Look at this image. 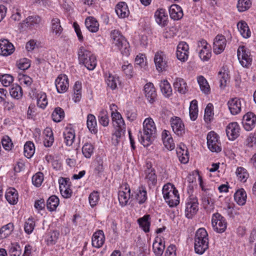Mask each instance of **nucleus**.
I'll list each match as a JSON object with an SVG mask.
<instances>
[{
    "mask_svg": "<svg viewBox=\"0 0 256 256\" xmlns=\"http://www.w3.org/2000/svg\"><path fill=\"white\" fill-rule=\"evenodd\" d=\"M156 132V126L153 120L146 118L143 122L142 132H140V136L138 135L139 141L144 146H148L154 140Z\"/></svg>",
    "mask_w": 256,
    "mask_h": 256,
    "instance_id": "f257e3e1",
    "label": "nucleus"
},
{
    "mask_svg": "<svg viewBox=\"0 0 256 256\" xmlns=\"http://www.w3.org/2000/svg\"><path fill=\"white\" fill-rule=\"evenodd\" d=\"M78 55L80 64H83L90 70H94L97 64L96 58L90 51L82 46L78 50Z\"/></svg>",
    "mask_w": 256,
    "mask_h": 256,
    "instance_id": "f03ea898",
    "label": "nucleus"
},
{
    "mask_svg": "<svg viewBox=\"0 0 256 256\" xmlns=\"http://www.w3.org/2000/svg\"><path fill=\"white\" fill-rule=\"evenodd\" d=\"M208 238L206 230L200 228L195 234L194 248L196 253L202 254L208 248Z\"/></svg>",
    "mask_w": 256,
    "mask_h": 256,
    "instance_id": "7ed1b4c3",
    "label": "nucleus"
},
{
    "mask_svg": "<svg viewBox=\"0 0 256 256\" xmlns=\"http://www.w3.org/2000/svg\"><path fill=\"white\" fill-rule=\"evenodd\" d=\"M162 194L164 199L170 207L176 206L180 202V196L178 190L171 184L163 186Z\"/></svg>",
    "mask_w": 256,
    "mask_h": 256,
    "instance_id": "20e7f679",
    "label": "nucleus"
},
{
    "mask_svg": "<svg viewBox=\"0 0 256 256\" xmlns=\"http://www.w3.org/2000/svg\"><path fill=\"white\" fill-rule=\"evenodd\" d=\"M110 37L112 44L118 48L122 55L128 56L130 54V44L126 39L117 30L112 32Z\"/></svg>",
    "mask_w": 256,
    "mask_h": 256,
    "instance_id": "39448f33",
    "label": "nucleus"
},
{
    "mask_svg": "<svg viewBox=\"0 0 256 256\" xmlns=\"http://www.w3.org/2000/svg\"><path fill=\"white\" fill-rule=\"evenodd\" d=\"M146 182L151 188L157 184V175L150 162H146L144 166L143 174Z\"/></svg>",
    "mask_w": 256,
    "mask_h": 256,
    "instance_id": "423d86ee",
    "label": "nucleus"
},
{
    "mask_svg": "<svg viewBox=\"0 0 256 256\" xmlns=\"http://www.w3.org/2000/svg\"><path fill=\"white\" fill-rule=\"evenodd\" d=\"M196 50L200 60L203 62L208 61L212 56V48L210 45L204 40L198 42Z\"/></svg>",
    "mask_w": 256,
    "mask_h": 256,
    "instance_id": "0eeeda50",
    "label": "nucleus"
},
{
    "mask_svg": "<svg viewBox=\"0 0 256 256\" xmlns=\"http://www.w3.org/2000/svg\"><path fill=\"white\" fill-rule=\"evenodd\" d=\"M207 145L212 152H218L222 150L221 144L218 136L214 131L209 132L207 135Z\"/></svg>",
    "mask_w": 256,
    "mask_h": 256,
    "instance_id": "6e6552de",
    "label": "nucleus"
},
{
    "mask_svg": "<svg viewBox=\"0 0 256 256\" xmlns=\"http://www.w3.org/2000/svg\"><path fill=\"white\" fill-rule=\"evenodd\" d=\"M237 53L238 60L243 67L248 68L251 65L252 58L249 50L246 46H239Z\"/></svg>",
    "mask_w": 256,
    "mask_h": 256,
    "instance_id": "1a4fd4ad",
    "label": "nucleus"
},
{
    "mask_svg": "<svg viewBox=\"0 0 256 256\" xmlns=\"http://www.w3.org/2000/svg\"><path fill=\"white\" fill-rule=\"evenodd\" d=\"M212 224L214 230L218 232H223L226 228L227 223L226 219L218 213L213 214Z\"/></svg>",
    "mask_w": 256,
    "mask_h": 256,
    "instance_id": "9d476101",
    "label": "nucleus"
},
{
    "mask_svg": "<svg viewBox=\"0 0 256 256\" xmlns=\"http://www.w3.org/2000/svg\"><path fill=\"white\" fill-rule=\"evenodd\" d=\"M201 199L203 206L207 212H212L214 208V204L215 202L214 192L210 190L202 192Z\"/></svg>",
    "mask_w": 256,
    "mask_h": 256,
    "instance_id": "9b49d317",
    "label": "nucleus"
},
{
    "mask_svg": "<svg viewBox=\"0 0 256 256\" xmlns=\"http://www.w3.org/2000/svg\"><path fill=\"white\" fill-rule=\"evenodd\" d=\"M168 60L167 56L164 52L159 51L156 53L154 62L156 69L158 72H162L166 70L168 66Z\"/></svg>",
    "mask_w": 256,
    "mask_h": 256,
    "instance_id": "f8f14e48",
    "label": "nucleus"
},
{
    "mask_svg": "<svg viewBox=\"0 0 256 256\" xmlns=\"http://www.w3.org/2000/svg\"><path fill=\"white\" fill-rule=\"evenodd\" d=\"M130 194V190L129 186L126 184H122L118 194V199L121 206H124L128 203Z\"/></svg>",
    "mask_w": 256,
    "mask_h": 256,
    "instance_id": "ddd939ff",
    "label": "nucleus"
},
{
    "mask_svg": "<svg viewBox=\"0 0 256 256\" xmlns=\"http://www.w3.org/2000/svg\"><path fill=\"white\" fill-rule=\"evenodd\" d=\"M55 86L58 93L62 94L67 91L69 86L68 78L66 74H60L55 80Z\"/></svg>",
    "mask_w": 256,
    "mask_h": 256,
    "instance_id": "4468645a",
    "label": "nucleus"
},
{
    "mask_svg": "<svg viewBox=\"0 0 256 256\" xmlns=\"http://www.w3.org/2000/svg\"><path fill=\"white\" fill-rule=\"evenodd\" d=\"M170 122L172 130L175 134L178 136H182L184 134V125L180 118L176 116L172 118Z\"/></svg>",
    "mask_w": 256,
    "mask_h": 256,
    "instance_id": "2eb2a0df",
    "label": "nucleus"
},
{
    "mask_svg": "<svg viewBox=\"0 0 256 256\" xmlns=\"http://www.w3.org/2000/svg\"><path fill=\"white\" fill-rule=\"evenodd\" d=\"M243 127L247 131L252 130L256 124V116L252 112H248L243 116Z\"/></svg>",
    "mask_w": 256,
    "mask_h": 256,
    "instance_id": "dca6fc26",
    "label": "nucleus"
},
{
    "mask_svg": "<svg viewBox=\"0 0 256 256\" xmlns=\"http://www.w3.org/2000/svg\"><path fill=\"white\" fill-rule=\"evenodd\" d=\"M198 202L196 198H190L186 203L185 216L188 218H191L198 210Z\"/></svg>",
    "mask_w": 256,
    "mask_h": 256,
    "instance_id": "f3484780",
    "label": "nucleus"
},
{
    "mask_svg": "<svg viewBox=\"0 0 256 256\" xmlns=\"http://www.w3.org/2000/svg\"><path fill=\"white\" fill-rule=\"evenodd\" d=\"M60 190L62 196L64 198H69L71 196L72 191L70 188V179L68 178H60L58 180Z\"/></svg>",
    "mask_w": 256,
    "mask_h": 256,
    "instance_id": "a211bd4d",
    "label": "nucleus"
},
{
    "mask_svg": "<svg viewBox=\"0 0 256 256\" xmlns=\"http://www.w3.org/2000/svg\"><path fill=\"white\" fill-rule=\"evenodd\" d=\"M188 45L186 42H180L177 46L176 52L177 58L181 62L186 61L188 57Z\"/></svg>",
    "mask_w": 256,
    "mask_h": 256,
    "instance_id": "6ab92c4d",
    "label": "nucleus"
},
{
    "mask_svg": "<svg viewBox=\"0 0 256 256\" xmlns=\"http://www.w3.org/2000/svg\"><path fill=\"white\" fill-rule=\"evenodd\" d=\"M240 127L236 122L230 123L226 128V134L230 140H236L240 135Z\"/></svg>",
    "mask_w": 256,
    "mask_h": 256,
    "instance_id": "aec40b11",
    "label": "nucleus"
},
{
    "mask_svg": "<svg viewBox=\"0 0 256 256\" xmlns=\"http://www.w3.org/2000/svg\"><path fill=\"white\" fill-rule=\"evenodd\" d=\"M242 100L238 98H234L230 99L227 102V105L230 114L232 115H236L242 110Z\"/></svg>",
    "mask_w": 256,
    "mask_h": 256,
    "instance_id": "412c9836",
    "label": "nucleus"
},
{
    "mask_svg": "<svg viewBox=\"0 0 256 256\" xmlns=\"http://www.w3.org/2000/svg\"><path fill=\"white\" fill-rule=\"evenodd\" d=\"M226 44V40L225 37L220 34L218 35L214 39L213 50L214 54H221L224 50Z\"/></svg>",
    "mask_w": 256,
    "mask_h": 256,
    "instance_id": "4be33fe9",
    "label": "nucleus"
},
{
    "mask_svg": "<svg viewBox=\"0 0 256 256\" xmlns=\"http://www.w3.org/2000/svg\"><path fill=\"white\" fill-rule=\"evenodd\" d=\"M14 50V45L6 39L0 40V54L3 56L12 54Z\"/></svg>",
    "mask_w": 256,
    "mask_h": 256,
    "instance_id": "5701e85b",
    "label": "nucleus"
},
{
    "mask_svg": "<svg viewBox=\"0 0 256 256\" xmlns=\"http://www.w3.org/2000/svg\"><path fill=\"white\" fill-rule=\"evenodd\" d=\"M156 23L161 26H165L168 23V16L165 9L158 8L154 12Z\"/></svg>",
    "mask_w": 256,
    "mask_h": 256,
    "instance_id": "b1692460",
    "label": "nucleus"
},
{
    "mask_svg": "<svg viewBox=\"0 0 256 256\" xmlns=\"http://www.w3.org/2000/svg\"><path fill=\"white\" fill-rule=\"evenodd\" d=\"M104 241L105 236L102 230H98L93 234L92 238V244L94 247L96 248H101Z\"/></svg>",
    "mask_w": 256,
    "mask_h": 256,
    "instance_id": "393cba45",
    "label": "nucleus"
},
{
    "mask_svg": "<svg viewBox=\"0 0 256 256\" xmlns=\"http://www.w3.org/2000/svg\"><path fill=\"white\" fill-rule=\"evenodd\" d=\"M144 91L148 100L150 104L154 103L156 98V92L154 84L150 82L146 84L144 86Z\"/></svg>",
    "mask_w": 256,
    "mask_h": 256,
    "instance_id": "a878e982",
    "label": "nucleus"
},
{
    "mask_svg": "<svg viewBox=\"0 0 256 256\" xmlns=\"http://www.w3.org/2000/svg\"><path fill=\"white\" fill-rule=\"evenodd\" d=\"M64 142L67 146H71L74 142L75 130L70 126H66L63 132Z\"/></svg>",
    "mask_w": 256,
    "mask_h": 256,
    "instance_id": "bb28decb",
    "label": "nucleus"
},
{
    "mask_svg": "<svg viewBox=\"0 0 256 256\" xmlns=\"http://www.w3.org/2000/svg\"><path fill=\"white\" fill-rule=\"evenodd\" d=\"M40 18L36 15L28 16L24 22L25 26L30 30H34L38 28L40 22Z\"/></svg>",
    "mask_w": 256,
    "mask_h": 256,
    "instance_id": "cd10ccee",
    "label": "nucleus"
},
{
    "mask_svg": "<svg viewBox=\"0 0 256 256\" xmlns=\"http://www.w3.org/2000/svg\"><path fill=\"white\" fill-rule=\"evenodd\" d=\"M164 248V242L160 238H156L152 244V250L155 255L162 256Z\"/></svg>",
    "mask_w": 256,
    "mask_h": 256,
    "instance_id": "c85d7f7f",
    "label": "nucleus"
},
{
    "mask_svg": "<svg viewBox=\"0 0 256 256\" xmlns=\"http://www.w3.org/2000/svg\"><path fill=\"white\" fill-rule=\"evenodd\" d=\"M162 137L164 144L168 150H171L174 148L175 144L169 131L163 130Z\"/></svg>",
    "mask_w": 256,
    "mask_h": 256,
    "instance_id": "c756f323",
    "label": "nucleus"
},
{
    "mask_svg": "<svg viewBox=\"0 0 256 256\" xmlns=\"http://www.w3.org/2000/svg\"><path fill=\"white\" fill-rule=\"evenodd\" d=\"M170 16L171 18L174 20H178L181 19L184 13L180 6L178 4H172L169 8Z\"/></svg>",
    "mask_w": 256,
    "mask_h": 256,
    "instance_id": "7c9ffc66",
    "label": "nucleus"
},
{
    "mask_svg": "<svg viewBox=\"0 0 256 256\" xmlns=\"http://www.w3.org/2000/svg\"><path fill=\"white\" fill-rule=\"evenodd\" d=\"M173 86L174 89L181 94H184L188 91L187 84L182 78H176L174 80Z\"/></svg>",
    "mask_w": 256,
    "mask_h": 256,
    "instance_id": "2f4dec72",
    "label": "nucleus"
},
{
    "mask_svg": "<svg viewBox=\"0 0 256 256\" xmlns=\"http://www.w3.org/2000/svg\"><path fill=\"white\" fill-rule=\"evenodd\" d=\"M115 11L118 16L121 18H124L128 16L130 12L127 4L124 2H120L117 4Z\"/></svg>",
    "mask_w": 256,
    "mask_h": 256,
    "instance_id": "473e14b6",
    "label": "nucleus"
},
{
    "mask_svg": "<svg viewBox=\"0 0 256 256\" xmlns=\"http://www.w3.org/2000/svg\"><path fill=\"white\" fill-rule=\"evenodd\" d=\"M5 197L8 202L10 204H15L18 202V195L15 188H8L6 192Z\"/></svg>",
    "mask_w": 256,
    "mask_h": 256,
    "instance_id": "72a5a7b5",
    "label": "nucleus"
},
{
    "mask_svg": "<svg viewBox=\"0 0 256 256\" xmlns=\"http://www.w3.org/2000/svg\"><path fill=\"white\" fill-rule=\"evenodd\" d=\"M85 25L86 28L92 32H96L99 30V23L94 18L88 17L85 20Z\"/></svg>",
    "mask_w": 256,
    "mask_h": 256,
    "instance_id": "f704fd0d",
    "label": "nucleus"
},
{
    "mask_svg": "<svg viewBox=\"0 0 256 256\" xmlns=\"http://www.w3.org/2000/svg\"><path fill=\"white\" fill-rule=\"evenodd\" d=\"M138 222L140 227L145 232H148L150 231V217L149 214H146L138 220Z\"/></svg>",
    "mask_w": 256,
    "mask_h": 256,
    "instance_id": "c9c22d12",
    "label": "nucleus"
},
{
    "mask_svg": "<svg viewBox=\"0 0 256 256\" xmlns=\"http://www.w3.org/2000/svg\"><path fill=\"white\" fill-rule=\"evenodd\" d=\"M86 119V125L88 130L92 134H96L98 132V128L95 116L92 114H88Z\"/></svg>",
    "mask_w": 256,
    "mask_h": 256,
    "instance_id": "e433bc0d",
    "label": "nucleus"
},
{
    "mask_svg": "<svg viewBox=\"0 0 256 256\" xmlns=\"http://www.w3.org/2000/svg\"><path fill=\"white\" fill-rule=\"evenodd\" d=\"M246 194L244 188L238 190L234 194V200L240 206H243L246 204Z\"/></svg>",
    "mask_w": 256,
    "mask_h": 256,
    "instance_id": "4c0bfd02",
    "label": "nucleus"
},
{
    "mask_svg": "<svg viewBox=\"0 0 256 256\" xmlns=\"http://www.w3.org/2000/svg\"><path fill=\"white\" fill-rule=\"evenodd\" d=\"M62 28L60 24V20L58 18H53L51 21V32L56 37L60 36L62 32Z\"/></svg>",
    "mask_w": 256,
    "mask_h": 256,
    "instance_id": "58836bf2",
    "label": "nucleus"
},
{
    "mask_svg": "<svg viewBox=\"0 0 256 256\" xmlns=\"http://www.w3.org/2000/svg\"><path fill=\"white\" fill-rule=\"evenodd\" d=\"M74 96L72 100L74 102H79L82 96V83L79 81H76L73 87Z\"/></svg>",
    "mask_w": 256,
    "mask_h": 256,
    "instance_id": "ea45409f",
    "label": "nucleus"
},
{
    "mask_svg": "<svg viewBox=\"0 0 256 256\" xmlns=\"http://www.w3.org/2000/svg\"><path fill=\"white\" fill-rule=\"evenodd\" d=\"M135 198L139 204H144L148 199L146 188L144 186L139 188L136 193Z\"/></svg>",
    "mask_w": 256,
    "mask_h": 256,
    "instance_id": "a19ab883",
    "label": "nucleus"
},
{
    "mask_svg": "<svg viewBox=\"0 0 256 256\" xmlns=\"http://www.w3.org/2000/svg\"><path fill=\"white\" fill-rule=\"evenodd\" d=\"M197 82L199 84L201 91L204 94H208L210 92V86L207 80L202 76L197 77Z\"/></svg>",
    "mask_w": 256,
    "mask_h": 256,
    "instance_id": "79ce46f5",
    "label": "nucleus"
},
{
    "mask_svg": "<svg viewBox=\"0 0 256 256\" xmlns=\"http://www.w3.org/2000/svg\"><path fill=\"white\" fill-rule=\"evenodd\" d=\"M218 78L220 80V88H224L230 80V76L228 70L224 68H222L218 72Z\"/></svg>",
    "mask_w": 256,
    "mask_h": 256,
    "instance_id": "37998d69",
    "label": "nucleus"
},
{
    "mask_svg": "<svg viewBox=\"0 0 256 256\" xmlns=\"http://www.w3.org/2000/svg\"><path fill=\"white\" fill-rule=\"evenodd\" d=\"M111 117L114 128L126 127L124 121L120 112L112 114Z\"/></svg>",
    "mask_w": 256,
    "mask_h": 256,
    "instance_id": "c03bdc74",
    "label": "nucleus"
},
{
    "mask_svg": "<svg viewBox=\"0 0 256 256\" xmlns=\"http://www.w3.org/2000/svg\"><path fill=\"white\" fill-rule=\"evenodd\" d=\"M160 86L162 92L166 97H169L172 94V88L167 80H162L160 83Z\"/></svg>",
    "mask_w": 256,
    "mask_h": 256,
    "instance_id": "a18cd8bd",
    "label": "nucleus"
},
{
    "mask_svg": "<svg viewBox=\"0 0 256 256\" xmlns=\"http://www.w3.org/2000/svg\"><path fill=\"white\" fill-rule=\"evenodd\" d=\"M115 132L112 136V142L114 145L118 144L120 139L126 132V127L114 128Z\"/></svg>",
    "mask_w": 256,
    "mask_h": 256,
    "instance_id": "49530a36",
    "label": "nucleus"
},
{
    "mask_svg": "<svg viewBox=\"0 0 256 256\" xmlns=\"http://www.w3.org/2000/svg\"><path fill=\"white\" fill-rule=\"evenodd\" d=\"M238 28L241 35L244 38H248L250 36V32L247 24L244 22H239L237 24Z\"/></svg>",
    "mask_w": 256,
    "mask_h": 256,
    "instance_id": "de8ad7c7",
    "label": "nucleus"
},
{
    "mask_svg": "<svg viewBox=\"0 0 256 256\" xmlns=\"http://www.w3.org/2000/svg\"><path fill=\"white\" fill-rule=\"evenodd\" d=\"M24 154L28 158H31L35 152L34 144L30 142H27L24 146Z\"/></svg>",
    "mask_w": 256,
    "mask_h": 256,
    "instance_id": "09e8293b",
    "label": "nucleus"
},
{
    "mask_svg": "<svg viewBox=\"0 0 256 256\" xmlns=\"http://www.w3.org/2000/svg\"><path fill=\"white\" fill-rule=\"evenodd\" d=\"M14 230V224L8 223L0 229V238L4 239L9 236Z\"/></svg>",
    "mask_w": 256,
    "mask_h": 256,
    "instance_id": "8fccbe9b",
    "label": "nucleus"
},
{
    "mask_svg": "<svg viewBox=\"0 0 256 256\" xmlns=\"http://www.w3.org/2000/svg\"><path fill=\"white\" fill-rule=\"evenodd\" d=\"M59 204V198L56 196H50L46 202L47 208L50 212L54 211Z\"/></svg>",
    "mask_w": 256,
    "mask_h": 256,
    "instance_id": "3c124183",
    "label": "nucleus"
},
{
    "mask_svg": "<svg viewBox=\"0 0 256 256\" xmlns=\"http://www.w3.org/2000/svg\"><path fill=\"white\" fill-rule=\"evenodd\" d=\"M106 82L108 86L114 90L117 88L118 84H119V78L116 76L109 74L106 78Z\"/></svg>",
    "mask_w": 256,
    "mask_h": 256,
    "instance_id": "603ef678",
    "label": "nucleus"
},
{
    "mask_svg": "<svg viewBox=\"0 0 256 256\" xmlns=\"http://www.w3.org/2000/svg\"><path fill=\"white\" fill-rule=\"evenodd\" d=\"M94 146L90 143H86L82 147V150L83 156L86 158H90L94 154Z\"/></svg>",
    "mask_w": 256,
    "mask_h": 256,
    "instance_id": "864d4df0",
    "label": "nucleus"
},
{
    "mask_svg": "<svg viewBox=\"0 0 256 256\" xmlns=\"http://www.w3.org/2000/svg\"><path fill=\"white\" fill-rule=\"evenodd\" d=\"M48 104V100L46 94L40 92L37 94V106L38 107L44 109Z\"/></svg>",
    "mask_w": 256,
    "mask_h": 256,
    "instance_id": "5fc2aeb1",
    "label": "nucleus"
},
{
    "mask_svg": "<svg viewBox=\"0 0 256 256\" xmlns=\"http://www.w3.org/2000/svg\"><path fill=\"white\" fill-rule=\"evenodd\" d=\"M98 122L100 124L106 127L109 124V117L106 110L102 109L98 116Z\"/></svg>",
    "mask_w": 256,
    "mask_h": 256,
    "instance_id": "6e6d98bb",
    "label": "nucleus"
},
{
    "mask_svg": "<svg viewBox=\"0 0 256 256\" xmlns=\"http://www.w3.org/2000/svg\"><path fill=\"white\" fill-rule=\"evenodd\" d=\"M214 106L212 104L209 103L207 104L205 110L204 119L206 122H210L214 118V113L213 112Z\"/></svg>",
    "mask_w": 256,
    "mask_h": 256,
    "instance_id": "4d7b16f0",
    "label": "nucleus"
},
{
    "mask_svg": "<svg viewBox=\"0 0 256 256\" xmlns=\"http://www.w3.org/2000/svg\"><path fill=\"white\" fill-rule=\"evenodd\" d=\"M176 154L180 161L182 163L186 164L188 162L189 156L186 150L180 147L177 149Z\"/></svg>",
    "mask_w": 256,
    "mask_h": 256,
    "instance_id": "13d9d810",
    "label": "nucleus"
},
{
    "mask_svg": "<svg viewBox=\"0 0 256 256\" xmlns=\"http://www.w3.org/2000/svg\"><path fill=\"white\" fill-rule=\"evenodd\" d=\"M11 96L15 99H20L22 96L21 87L18 84H14L10 90Z\"/></svg>",
    "mask_w": 256,
    "mask_h": 256,
    "instance_id": "bf43d9fd",
    "label": "nucleus"
},
{
    "mask_svg": "<svg viewBox=\"0 0 256 256\" xmlns=\"http://www.w3.org/2000/svg\"><path fill=\"white\" fill-rule=\"evenodd\" d=\"M52 117L54 122H60L64 117V110L60 108H56L52 114Z\"/></svg>",
    "mask_w": 256,
    "mask_h": 256,
    "instance_id": "052dcab7",
    "label": "nucleus"
},
{
    "mask_svg": "<svg viewBox=\"0 0 256 256\" xmlns=\"http://www.w3.org/2000/svg\"><path fill=\"white\" fill-rule=\"evenodd\" d=\"M236 174L238 180L242 182H246L249 176L246 170L242 167L238 168Z\"/></svg>",
    "mask_w": 256,
    "mask_h": 256,
    "instance_id": "680f3d73",
    "label": "nucleus"
},
{
    "mask_svg": "<svg viewBox=\"0 0 256 256\" xmlns=\"http://www.w3.org/2000/svg\"><path fill=\"white\" fill-rule=\"evenodd\" d=\"M252 4V0H238L237 4V8L240 12H243L248 10Z\"/></svg>",
    "mask_w": 256,
    "mask_h": 256,
    "instance_id": "e2e57ef3",
    "label": "nucleus"
},
{
    "mask_svg": "<svg viewBox=\"0 0 256 256\" xmlns=\"http://www.w3.org/2000/svg\"><path fill=\"white\" fill-rule=\"evenodd\" d=\"M223 210L230 216H234L235 213L234 204L226 201L223 206Z\"/></svg>",
    "mask_w": 256,
    "mask_h": 256,
    "instance_id": "0e129e2a",
    "label": "nucleus"
},
{
    "mask_svg": "<svg viewBox=\"0 0 256 256\" xmlns=\"http://www.w3.org/2000/svg\"><path fill=\"white\" fill-rule=\"evenodd\" d=\"M35 222L32 218H28L25 222L24 230L26 233L30 234L32 233L35 227Z\"/></svg>",
    "mask_w": 256,
    "mask_h": 256,
    "instance_id": "69168bd1",
    "label": "nucleus"
},
{
    "mask_svg": "<svg viewBox=\"0 0 256 256\" xmlns=\"http://www.w3.org/2000/svg\"><path fill=\"white\" fill-rule=\"evenodd\" d=\"M100 200V194L97 191H94L90 194L88 201L91 207L94 208L96 206Z\"/></svg>",
    "mask_w": 256,
    "mask_h": 256,
    "instance_id": "338daca9",
    "label": "nucleus"
},
{
    "mask_svg": "<svg viewBox=\"0 0 256 256\" xmlns=\"http://www.w3.org/2000/svg\"><path fill=\"white\" fill-rule=\"evenodd\" d=\"M245 144L250 148L253 147L256 144V130L249 134L245 141Z\"/></svg>",
    "mask_w": 256,
    "mask_h": 256,
    "instance_id": "774afa93",
    "label": "nucleus"
}]
</instances>
